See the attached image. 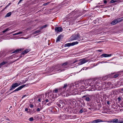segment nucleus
<instances>
[{"instance_id": "nucleus-1", "label": "nucleus", "mask_w": 123, "mask_h": 123, "mask_svg": "<svg viewBox=\"0 0 123 123\" xmlns=\"http://www.w3.org/2000/svg\"><path fill=\"white\" fill-rule=\"evenodd\" d=\"M99 82L98 80H88L85 81L84 84L86 86H89L92 85V84H93L95 85H97Z\"/></svg>"}, {"instance_id": "nucleus-2", "label": "nucleus", "mask_w": 123, "mask_h": 123, "mask_svg": "<svg viewBox=\"0 0 123 123\" xmlns=\"http://www.w3.org/2000/svg\"><path fill=\"white\" fill-rule=\"evenodd\" d=\"M81 37L80 36L79 34L78 33L77 34H74L71 37L69 38V40L72 41L74 40H77L80 41L82 40L81 39Z\"/></svg>"}, {"instance_id": "nucleus-3", "label": "nucleus", "mask_w": 123, "mask_h": 123, "mask_svg": "<svg viewBox=\"0 0 123 123\" xmlns=\"http://www.w3.org/2000/svg\"><path fill=\"white\" fill-rule=\"evenodd\" d=\"M64 69H62V68H61L59 65H57L55 66L54 68L53 67L51 68L50 71H54V72L58 71L59 72H60L64 71Z\"/></svg>"}, {"instance_id": "nucleus-4", "label": "nucleus", "mask_w": 123, "mask_h": 123, "mask_svg": "<svg viewBox=\"0 0 123 123\" xmlns=\"http://www.w3.org/2000/svg\"><path fill=\"white\" fill-rule=\"evenodd\" d=\"M21 83V82H20L18 83H15L12 84L11 86V88L9 89V91L13 90L16 87L20 85Z\"/></svg>"}, {"instance_id": "nucleus-5", "label": "nucleus", "mask_w": 123, "mask_h": 123, "mask_svg": "<svg viewBox=\"0 0 123 123\" xmlns=\"http://www.w3.org/2000/svg\"><path fill=\"white\" fill-rule=\"evenodd\" d=\"M79 43L78 42H73L72 43H68L65 44L64 46L65 47H69L70 46H73L77 44H78Z\"/></svg>"}, {"instance_id": "nucleus-6", "label": "nucleus", "mask_w": 123, "mask_h": 123, "mask_svg": "<svg viewBox=\"0 0 123 123\" xmlns=\"http://www.w3.org/2000/svg\"><path fill=\"white\" fill-rule=\"evenodd\" d=\"M25 85H23L21 86H20L18 88L16 89L15 90L13 91L12 92L10 93L9 94H10L12 92H13L18 91L19 90H20L21 89L23 88V87H24L25 86Z\"/></svg>"}, {"instance_id": "nucleus-7", "label": "nucleus", "mask_w": 123, "mask_h": 123, "mask_svg": "<svg viewBox=\"0 0 123 123\" xmlns=\"http://www.w3.org/2000/svg\"><path fill=\"white\" fill-rule=\"evenodd\" d=\"M90 86H89V87ZM92 86L91 87L89 88V91H93L95 90H96V87L95 86V85L93 84H92V85L90 86Z\"/></svg>"}, {"instance_id": "nucleus-8", "label": "nucleus", "mask_w": 123, "mask_h": 123, "mask_svg": "<svg viewBox=\"0 0 123 123\" xmlns=\"http://www.w3.org/2000/svg\"><path fill=\"white\" fill-rule=\"evenodd\" d=\"M67 86V85L66 84H65L64 85V86L63 87V88H60L59 90L58 91L59 92H63L64 91L66 90V89L65 88Z\"/></svg>"}, {"instance_id": "nucleus-9", "label": "nucleus", "mask_w": 123, "mask_h": 123, "mask_svg": "<svg viewBox=\"0 0 123 123\" xmlns=\"http://www.w3.org/2000/svg\"><path fill=\"white\" fill-rule=\"evenodd\" d=\"M80 60L81 61L78 63V64L79 65H82L88 61L87 60H86L85 59H81Z\"/></svg>"}, {"instance_id": "nucleus-10", "label": "nucleus", "mask_w": 123, "mask_h": 123, "mask_svg": "<svg viewBox=\"0 0 123 123\" xmlns=\"http://www.w3.org/2000/svg\"><path fill=\"white\" fill-rule=\"evenodd\" d=\"M104 122L102 120L100 119H98L94 120L92 121L94 123H98L101 122Z\"/></svg>"}, {"instance_id": "nucleus-11", "label": "nucleus", "mask_w": 123, "mask_h": 123, "mask_svg": "<svg viewBox=\"0 0 123 123\" xmlns=\"http://www.w3.org/2000/svg\"><path fill=\"white\" fill-rule=\"evenodd\" d=\"M55 30L56 32H62L63 30L62 28L60 27L55 28Z\"/></svg>"}, {"instance_id": "nucleus-12", "label": "nucleus", "mask_w": 123, "mask_h": 123, "mask_svg": "<svg viewBox=\"0 0 123 123\" xmlns=\"http://www.w3.org/2000/svg\"><path fill=\"white\" fill-rule=\"evenodd\" d=\"M111 55V54H103L101 55V56L104 57H108L110 56Z\"/></svg>"}, {"instance_id": "nucleus-13", "label": "nucleus", "mask_w": 123, "mask_h": 123, "mask_svg": "<svg viewBox=\"0 0 123 123\" xmlns=\"http://www.w3.org/2000/svg\"><path fill=\"white\" fill-rule=\"evenodd\" d=\"M30 51L29 49H27L23 51L22 53V54L23 55H25L26 54Z\"/></svg>"}, {"instance_id": "nucleus-14", "label": "nucleus", "mask_w": 123, "mask_h": 123, "mask_svg": "<svg viewBox=\"0 0 123 123\" xmlns=\"http://www.w3.org/2000/svg\"><path fill=\"white\" fill-rule=\"evenodd\" d=\"M117 23L122 21L123 20V17L116 19Z\"/></svg>"}, {"instance_id": "nucleus-15", "label": "nucleus", "mask_w": 123, "mask_h": 123, "mask_svg": "<svg viewBox=\"0 0 123 123\" xmlns=\"http://www.w3.org/2000/svg\"><path fill=\"white\" fill-rule=\"evenodd\" d=\"M21 50V49H18L14 51H13L12 52V53H15V54H16L17 53H18Z\"/></svg>"}, {"instance_id": "nucleus-16", "label": "nucleus", "mask_w": 123, "mask_h": 123, "mask_svg": "<svg viewBox=\"0 0 123 123\" xmlns=\"http://www.w3.org/2000/svg\"><path fill=\"white\" fill-rule=\"evenodd\" d=\"M112 122L114 123H118L119 122V120L117 119H112Z\"/></svg>"}, {"instance_id": "nucleus-17", "label": "nucleus", "mask_w": 123, "mask_h": 123, "mask_svg": "<svg viewBox=\"0 0 123 123\" xmlns=\"http://www.w3.org/2000/svg\"><path fill=\"white\" fill-rule=\"evenodd\" d=\"M116 19L114 20L111 23V24L113 25H115L117 23Z\"/></svg>"}, {"instance_id": "nucleus-18", "label": "nucleus", "mask_w": 123, "mask_h": 123, "mask_svg": "<svg viewBox=\"0 0 123 123\" xmlns=\"http://www.w3.org/2000/svg\"><path fill=\"white\" fill-rule=\"evenodd\" d=\"M11 14V12H9L6 15L5 17H8L10 16Z\"/></svg>"}, {"instance_id": "nucleus-19", "label": "nucleus", "mask_w": 123, "mask_h": 123, "mask_svg": "<svg viewBox=\"0 0 123 123\" xmlns=\"http://www.w3.org/2000/svg\"><path fill=\"white\" fill-rule=\"evenodd\" d=\"M114 74V73H113L112 75H113V78H115L117 77L118 76V74H116L115 75Z\"/></svg>"}, {"instance_id": "nucleus-20", "label": "nucleus", "mask_w": 123, "mask_h": 123, "mask_svg": "<svg viewBox=\"0 0 123 123\" xmlns=\"http://www.w3.org/2000/svg\"><path fill=\"white\" fill-rule=\"evenodd\" d=\"M7 63V62H2L0 64V68L2 66V65L5 64L6 63Z\"/></svg>"}, {"instance_id": "nucleus-21", "label": "nucleus", "mask_w": 123, "mask_h": 123, "mask_svg": "<svg viewBox=\"0 0 123 123\" xmlns=\"http://www.w3.org/2000/svg\"><path fill=\"white\" fill-rule=\"evenodd\" d=\"M88 96H88L87 97H86V98L85 99L86 101H89L90 100V98H89L90 95H89Z\"/></svg>"}, {"instance_id": "nucleus-22", "label": "nucleus", "mask_w": 123, "mask_h": 123, "mask_svg": "<svg viewBox=\"0 0 123 123\" xmlns=\"http://www.w3.org/2000/svg\"><path fill=\"white\" fill-rule=\"evenodd\" d=\"M61 37V35H59L58 37L56 40V42L59 41L60 40Z\"/></svg>"}, {"instance_id": "nucleus-23", "label": "nucleus", "mask_w": 123, "mask_h": 123, "mask_svg": "<svg viewBox=\"0 0 123 123\" xmlns=\"http://www.w3.org/2000/svg\"><path fill=\"white\" fill-rule=\"evenodd\" d=\"M68 63V62H65L64 63H63L62 65V66H64L66 65H67Z\"/></svg>"}, {"instance_id": "nucleus-24", "label": "nucleus", "mask_w": 123, "mask_h": 123, "mask_svg": "<svg viewBox=\"0 0 123 123\" xmlns=\"http://www.w3.org/2000/svg\"><path fill=\"white\" fill-rule=\"evenodd\" d=\"M40 31H41L40 30H38L36 31H35L33 33L34 34H37V33H38L39 32H40Z\"/></svg>"}, {"instance_id": "nucleus-25", "label": "nucleus", "mask_w": 123, "mask_h": 123, "mask_svg": "<svg viewBox=\"0 0 123 123\" xmlns=\"http://www.w3.org/2000/svg\"><path fill=\"white\" fill-rule=\"evenodd\" d=\"M9 30V28H7L5 30L3 31L2 32L3 33H4L5 32L7 31H8Z\"/></svg>"}, {"instance_id": "nucleus-26", "label": "nucleus", "mask_w": 123, "mask_h": 123, "mask_svg": "<svg viewBox=\"0 0 123 123\" xmlns=\"http://www.w3.org/2000/svg\"><path fill=\"white\" fill-rule=\"evenodd\" d=\"M48 26V25H43V26H42L41 27V29H42L45 28L46 27H47V26Z\"/></svg>"}, {"instance_id": "nucleus-27", "label": "nucleus", "mask_w": 123, "mask_h": 123, "mask_svg": "<svg viewBox=\"0 0 123 123\" xmlns=\"http://www.w3.org/2000/svg\"><path fill=\"white\" fill-rule=\"evenodd\" d=\"M58 91V90L57 89H55L53 91V92H54L55 93H57Z\"/></svg>"}, {"instance_id": "nucleus-28", "label": "nucleus", "mask_w": 123, "mask_h": 123, "mask_svg": "<svg viewBox=\"0 0 123 123\" xmlns=\"http://www.w3.org/2000/svg\"><path fill=\"white\" fill-rule=\"evenodd\" d=\"M60 103L61 105H63V106H64L65 105V104L64 102L62 101H61L60 102Z\"/></svg>"}, {"instance_id": "nucleus-29", "label": "nucleus", "mask_w": 123, "mask_h": 123, "mask_svg": "<svg viewBox=\"0 0 123 123\" xmlns=\"http://www.w3.org/2000/svg\"><path fill=\"white\" fill-rule=\"evenodd\" d=\"M57 105L58 107H60L61 106L62 108L63 107V105H61L60 104H58Z\"/></svg>"}, {"instance_id": "nucleus-30", "label": "nucleus", "mask_w": 123, "mask_h": 123, "mask_svg": "<svg viewBox=\"0 0 123 123\" xmlns=\"http://www.w3.org/2000/svg\"><path fill=\"white\" fill-rule=\"evenodd\" d=\"M77 93V92L76 91H73L72 92V94L73 95H75V94H76Z\"/></svg>"}, {"instance_id": "nucleus-31", "label": "nucleus", "mask_w": 123, "mask_h": 123, "mask_svg": "<svg viewBox=\"0 0 123 123\" xmlns=\"http://www.w3.org/2000/svg\"><path fill=\"white\" fill-rule=\"evenodd\" d=\"M117 0H111L110 1V2L111 3H113L117 1Z\"/></svg>"}, {"instance_id": "nucleus-32", "label": "nucleus", "mask_w": 123, "mask_h": 123, "mask_svg": "<svg viewBox=\"0 0 123 123\" xmlns=\"http://www.w3.org/2000/svg\"><path fill=\"white\" fill-rule=\"evenodd\" d=\"M108 78V77L107 76H106L105 77H104L102 78L103 80H106Z\"/></svg>"}, {"instance_id": "nucleus-33", "label": "nucleus", "mask_w": 123, "mask_h": 123, "mask_svg": "<svg viewBox=\"0 0 123 123\" xmlns=\"http://www.w3.org/2000/svg\"><path fill=\"white\" fill-rule=\"evenodd\" d=\"M42 109V108H38L36 110V111L37 112L39 111H40V110H41Z\"/></svg>"}, {"instance_id": "nucleus-34", "label": "nucleus", "mask_w": 123, "mask_h": 123, "mask_svg": "<svg viewBox=\"0 0 123 123\" xmlns=\"http://www.w3.org/2000/svg\"><path fill=\"white\" fill-rule=\"evenodd\" d=\"M29 120L30 121H32L33 120V118L32 117H30L29 118Z\"/></svg>"}, {"instance_id": "nucleus-35", "label": "nucleus", "mask_w": 123, "mask_h": 123, "mask_svg": "<svg viewBox=\"0 0 123 123\" xmlns=\"http://www.w3.org/2000/svg\"><path fill=\"white\" fill-rule=\"evenodd\" d=\"M74 86L73 84H72L71 85V86L70 87L71 90V88H72V87L73 88Z\"/></svg>"}, {"instance_id": "nucleus-36", "label": "nucleus", "mask_w": 123, "mask_h": 123, "mask_svg": "<svg viewBox=\"0 0 123 123\" xmlns=\"http://www.w3.org/2000/svg\"><path fill=\"white\" fill-rule=\"evenodd\" d=\"M42 104L44 105L46 104V102L45 101H43L42 102Z\"/></svg>"}, {"instance_id": "nucleus-37", "label": "nucleus", "mask_w": 123, "mask_h": 123, "mask_svg": "<svg viewBox=\"0 0 123 123\" xmlns=\"http://www.w3.org/2000/svg\"><path fill=\"white\" fill-rule=\"evenodd\" d=\"M118 123H123V121L119 120Z\"/></svg>"}, {"instance_id": "nucleus-38", "label": "nucleus", "mask_w": 123, "mask_h": 123, "mask_svg": "<svg viewBox=\"0 0 123 123\" xmlns=\"http://www.w3.org/2000/svg\"><path fill=\"white\" fill-rule=\"evenodd\" d=\"M23 33V32H22V31H20V32H19L18 33H18V34H22Z\"/></svg>"}, {"instance_id": "nucleus-39", "label": "nucleus", "mask_w": 123, "mask_h": 123, "mask_svg": "<svg viewBox=\"0 0 123 123\" xmlns=\"http://www.w3.org/2000/svg\"><path fill=\"white\" fill-rule=\"evenodd\" d=\"M23 33V32H22V31H20V32H19L18 33H18V34H22Z\"/></svg>"}, {"instance_id": "nucleus-40", "label": "nucleus", "mask_w": 123, "mask_h": 123, "mask_svg": "<svg viewBox=\"0 0 123 123\" xmlns=\"http://www.w3.org/2000/svg\"><path fill=\"white\" fill-rule=\"evenodd\" d=\"M106 122H107L108 123H111L112 122V120L111 121H106Z\"/></svg>"}, {"instance_id": "nucleus-41", "label": "nucleus", "mask_w": 123, "mask_h": 123, "mask_svg": "<svg viewBox=\"0 0 123 123\" xmlns=\"http://www.w3.org/2000/svg\"><path fill=\"white\" fill-rule=\"evenodd\" d=\"M23 0H20L18 2V4H19V3H20Z\"/></svg>"}, {"instance_id": "nucleus-42", "label": "nucleus", "mask_w": 123, "mask_h": 123, "mask_svg": "<svg viewBox=\"0 0 123 123\" xmlns=\"http://www.w3.org/2000/svg\"><path fill=\"white\" fill-rule=\"evenodd\" d=\"M78 62V61L77 60H76L74 61L73 62V64L77 62Z\"/></svg>"}, {"instance_id": "nucleus-43", "label": "nucleus", "mask_w": 123, "mask_h": 123, "mask_svg": "<svg viewBox=\"0 0 123 123\" xmlns=\"http://www.w3.org/2000/svg\"><path fill=\"white\" fill-rule=\"evenodd\" d=\"M49 2H48L46 3H45L44 5H47L49 4Z\"/></svg>"}, {"instance_id": "nucleus-44", "label": "nucleus", "mask_w": 123, "mask_h": 123, "mask_svg": "<svg viewBox=\"0 0 123 123\" xmlns=\"http://www.w3.org/2000/svg\"><path fill=\"white\" fill-rule=\"evenodd\" d=\"M30 107L31 108H33V105H32V104L30 105Z\"/></svg>"}, {"instance_id": "nucleus-45", "label": "nucleus", "mask_w": 123, "mask_h": 123, "mask_svg": "<svg viewBox=\"0 0 123 123\" xmlns=\"http://www.w3.org/2000/svg\"><path fill=\"white\" fill-rule=\"evenodd\" d=\"M104 3H105V4H106L107 3V1L105 0H104Z\"/></svg>"}, {"instance_id": "nucleus-46", "label": "nucleus", "mask_w": 123, "mask_h": 123, "mask_svg": "<svg viewBox=\"0 0 123 123\" xmlns=\"http://www.w3.org/2000/svg\"><path fill=\"white\" fill-rule=\"evenodd\" d=\"M80 113H82L83 112V110H82V109H81L80 110Z\"/></svg>"}, {"instance_id": "nucleus-47", "label": "nucleus", "mask_w": 123, "mask_h": 123, "mask_svg": "<svg viewBox=\"0 0 123 123\" xmlns=\"http://www.w3.org/2000/svg\"><path fill=\"white\" fill-rule=\"evenodd\" d=\"M38 101L39 102H41V98H39V99H38Z\"/></svg>"}, {"instance_id": "nucleus-48", "label": "nucleus", "mask_w": 123, "mask_h": 123, "mask_svg": "<svg viewBox=\"0 0 123 123\" xmlns=\"http://www.w3.org/2000/svg\"><path fill=\"white\" fill-rule=\"evenodd\" d=\"M18 35V33H15L13 34V36H15V35Z\"/></svg>"}, {"instance_id": "nucleus-49", "label": "nucleus", "mask_w": 123, "mask_h": 123, "mask_svg": "<svg viewBox=\"0 0 123 123\" xmlns=\"http://www.w3.org/2000/svg\"><path fill=\"white\" fill-rule=\"evenodd\" d=\"M28 110V109L27 108H26L25 109V111H27Z\"/></svg>"}, {"instance_id": "nucleus-50", "label": "nucleus", "mask_w": 123, "mask_h": 123, "mask_svg": "<svg viewBox=\"0 0 123 123\" xmlns=\"http://www.w3.org/2000/svg\"><path fill=\"white\" fill-rule=\"evenodd\" d=\"M98 51L100 52H101L102 51V50H98Z\"/></svg>"}, {"instance_id": "nucleus-51", "label": "nucleus", "mask_w": 123, "mask_h": 123, "mask_svg": "<svg viewBox=\"0 0 123 123\" xmlns=\"http://www.w3.org/2000/svg\"><path fill=\"white\" fill-rule=\"evenodd\" d=\"M107 104L108 105L110 104V102L109 101H108L107 102Z\"/></svg>"}, {"instance_id": "nucleus-52", "label": "nucleus", "mask_w": 123, "mask_h": 123, "mask_svg": "<svg viewBox=\"0 0 123 123\" xmlns=\"http://www.w3.org/2000/svg\"><path fill=\"white\" fill-rule=\"evenodd\" d=\"M16 31H13L12 32H11V33H12L14 32H15Z\"/></svg>"}, {"instance_id": "nucleus-53", "label": "nucleus", "mask_w": 123, "mask_h": 123, "mask_svg": "<svg viewBox=\"0 0 123 123\" xmlns=\"http://www.w3.org/2000/svg\"><path fill=\"white\" fill-rule=\"evenodd\" d=\"M118 100H119L120 101L121 100V98H120L119 97H118Z\"/></svg>"}, {"instance_id": "nucleus-54", "label": "nucleus", "mask_w": 123, "mask_h": 123, "mask_svg": "<svg viewBox=\"0 0 123 123\" xmlns=\"http://www.w3.org/2000/svg\"><path fill=\"white\" fill-rule=\"evenodd\" d=\"M48 99H46V101H45V102H46V103L47 102H48Z\"/></svg>"}, {"instance_id": "nucleus-55", "label": "nucleus", "mask_w": 123, "mask_h": 123, "mask_svg": "<svg viewBox=\"0 0 123 123\" xmlns=\"http://www.w3.org/2000/svg\"><path fill=\"white\" fill-rule=\"evenodd\" d=\"M26 96V95H24V96H23L22 97V98H23L24 97H25V96Z\"/></svg>"}, {"instance_id": "nucleus-56", "label": "nucleus", "mask_w": 123, "mask_h": 123, "mask_svg": "<svg viewBox=\"0 0 123 123\" xmlns=\"http://www.w3.org/2000/svg\"><path fill=\"white\" fill-rule=\"evenodd\" d=\"M87 97V96L86 95L84 96H83V98H84V97Z\"/></svg>"}, {"instance_id": "nucleus-57", "label": "nucleus", "mask_w": 123, "mask_h": 123, "mask_svg": "<svg viewBox=\"0 0 123 123\" xmlns=\"http://www.w3.org/2000/svg\"><path fill=\"white\" fill-rule=\"evenodd\" d=\"M103 6V5H100L99 6L100 7V6L101 7H102Z\"/></svg>"}, {"instance_id": "nucleus-58", "label": "nucleus", "mask_w": 123, "mask_h": 123, "mask_svg": "<svg viewBox=\"0 0 123 123\" xmlns=\"http://www.w3.org/2000/svg\"><path fill=\"white\" fill-rule=\"evenodd\" d=\"M50 104V103H48L47 104V105H49Z\"/></svg>"}, {"instance_id": "nucleus-59", "label": "nucleus", "mask_w": 123, "mask_h": 123, "mask_svg": "<svg viewBox=\"0 0 123 123\" xmlns=\"http://www.w3.org/2000/svg\"><path fill=\"white\" fill-rule=\"evenodd\" d=\"M8 5L7 6H6L5 7V8H6L8 6V5Z\"/></svg>"}, {"instance_id": "nucleus-60", "label": "nucleus", "mask_w": 123, "mask_h": 123, "mask_svg": "<svg viewBox=\"0 0 123 123\" xmlns=\"http://www.w3.org/2000/svg\"><path fill=\"white\" fill-rule=\"evenodd\" d=\"M121 90L123 91V88H122L121 89Z\"/></svg>"}, {"instance_id": "nucleus-61", "label": "nucleus", "mask_w": 123, "mask_h": 123, "mask_svg": "<svg viewBox=\"0 0 123 123\" xmlns=\"http://www.w3.org/2000/svg\"><path fill=\"white\" fill-rule=\"evenodd\" d=\"M12 107V106H11L10 107V108H11Z\"/></svg>"}, {"instance_id": "nucleus-62", "label": "nucleus", "mask_w": 123, "mask_h": 123, "mask_svg": "<svg viewBox=\"0 0 123 123\" xmlns=\"http://www.w3.org/2000/svg\"><path fill=\"white\" fill-rule=\"evenodd\" d=\"M6 120H9L8 119H6Z\"/></svg>"}, {"instance_id": "nucleus-63", "label": "nucleus", "mask_w": 123, "mask_h": 123, "mask_svg": "<svg viewBox=\"0 0 123 123\" xmlns=\"http://www.w3.org/2000/svg\"><path fill=\"white\" fill-rule=\"evenodd\" d=\"M111 123H113V122H111Z\"/></svg>"}, {"instance_id": "nucleus-64", "label": "nucleus", "mask_w": 123, "mask_h": 123, "mask_svg": "<svg viewBox=\"0 0 123 123\" xmlns=\"http://www.w3.org/2000/svg\"><path fill=\"white\" fill-rule=\"evenodd\" d=\"M121 93H123V92H122L121 91Z\"/></svg>"}]
</instances>
